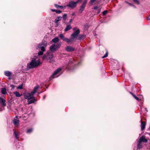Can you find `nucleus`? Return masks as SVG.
<instances>
[{
  "label": "nucleus",
  "mask_w": 150,
  "mask_h": 150,
  "mask_svg": "<svg viewBox=\"0 0 150 150\" xmlns=\"http://www.w3.org/2000/svg\"><path fill=\"white\" fill-rule=\"evenodd\" d=\"M74 32L71 35L70 39L67 38L65 39V41L69 43L71 42L76 40L77 37L80 33V30L79 29H74Z\"/></svg>",
  "instance_id": "obj_1"
},
{
  "label": "nucleus",
  "mask_w": 150,
  "mask_h": 150,
  "mask_svg": "<svg viewBox=\"0 0 150 150\" xmlns=\"http://www.w3.org/2000/svg\"><path fill=\"white\" fill-rule=\"evenodd\" d=\"M33 95L31 92L30 93H25L23 94L25 98L28 100V104L33 103L36 101L35 98L33 97Z\"/></svg>",
  "instance_id": "obj_2"
},
{
  "label": "nucleus",
  "mask_w": 150,
  "mask_h": 150,
  "mask_svg": "<svg viewBox=\"0 0 150 150\" xmlns=\"http://www.w3.org/2000/svg\"><path fill=\"white\" fill-rule=\"evenodd\" d=\"M40 59L36 61L35 59H32L29 63L28 64L27 67L29 69L35 68L40 65Z\"/></svg>",
  "instance_id": "obj_3"
},
{
  "label": "nucleus",
  "mask_w": 150,
  "mask_h": 150,
  "mask_svg": "<svg viewBox=\"0 0 150 150\" xmlns=\"http://www.w3.org/2000/svg\"><path fill=\"white\" fill-rule=\"evenodd\" d=\"M47 46V42L44 40H43L42 42L40 43L38 47V48H40L42 51H40L38 53L39 55H42L43 54V52L45 51V47Z\"/></svg>",
  "instance_id": "obj_4"
},
{
  "label": "nucleus",
  "mask_w": 150,
  "mask_h": 150,
  "mask_svg": "<svg viewBox=\"0 0 150 150\" xmlns=\"http://www.w3.org/2000/svg\"><path fill=\"white\" fill-rule=\"evenodd\" d=\"M61 45V43H59L56 45H52L50 47V50L52 51H55L59 48Z\"/></svg>",
  "instance_id": "obj_5"
},
{
  "label": "nucleus",
  "mask_w": 150,
  "mask_h": 150,
  "mask_svg": "<svg viewBox=\"0 0 150 150\" xmlns=\"http://www.w3.org/2000/svg\"><path fill=\"white\" fill-rule=\"evenodd\" d=\"M76 2L71 1H70L69 4L67 5V6L73 9L75 8L76 6Z\"/></svg>",
  "instance_id": "obj_6"
},
{
  "label": "nucleus",
  "mask_w": 150,
  "mask_h": 150,
  "mask_svg": "<svg viewBox=\"0 0 150 150\" xmlns=\"http://www.w3.org/2000/svg\"><path fill=\"white\" fill-rule=\"evenodd\" d=\"M86 3L87 0H85L82 4L80 8L79 9V12L80 13H81L84 10Z\"/></svg>",
  "instance_id": "obj_7"
},
{
  "label": "nucleus",
  "mask_w": 150,
  "mask_h": 150,
  "mask_svg": "<svg viewBox=\"0 0 150 150\" xmlns=\"http://www.w3.org/2000/svg\"><path fill=\"white\" fill-rule=\"evenodd\" d=\"M139 141L141 143H147L148 142V139L146 138L144 135H143L139 138Z\"/></svg>",
  "instance_id": "obj_8"
},
{
  "label": "nucleus",
  "mask_w": 150,
  "mask_h": 150,
  "mask_svg": "<svg viewBox=\"0 0 150 150\" xmlns=\"http://www.w3.org/2000/svg\"><path fill=\"white\" fill-rule=\"evenodd\" d=\"M19 122V120L18 118L16 117L14 118L13 123L14 125L16 127H18V124Z\"/></svg>",
  "instance_id": "obj_9"
},
{
  "label": "nucleus",
  "mask_w": 150,
  "mask_h": 150,
  "mask_svg": "<svg viewBox=\"0 0 150 150\" xmlns=\"http://www.w3.org/2000/svg\"><path fill=\"white\" fill-rule=\"evenodd\" d=\"M61 70V69L60 68H59L57 69L56 70L53 74H52V76H51V77L52 78H53L55 77H57V76H55L56 74H57Z\"/></svg>",
  "instance_id": "obj_10"
},
{
  "label": "nucleus",
  "mask_w": 150,
  "mask_h": 150,
  "mask_svg": "<svg viewBox=\"0 0 150 150\" xmlns=\"http://www.w3.org/2000/svg\"><path fill=\"white\" fill-rule=\"evenodd\" d=\"M65 50L68 52H72L74 50V48L70 46H68L66 47Z\"/></svg>",
  "instance_id": "obj_11"
},
{
  "label": "nucleus",
  "mask_w": 150,
  "mask_h": 150,
  "mask_svg": "<svg viewBox=\"0 0 150 150\" xmlns=\"http://www.w3.org/2000/svg\"><path fill=\"white\" fill-rule=\"evenodd\" d=\"M5 100L3 98H0V102L1 103L2 105L5 106L6 105V103H5Z\"/></svg>",
  "instance_id": "obj_12"
},
{
  "label": "nucleus",
  "mask_w": 150,
  "mask_h": 150,
  "mask_svg": "<svg viewBox=\"0 0 150 150\" xmlns=\"http://www.w3.org/2000/svg\"><path fill=\"white\" fill-rule=\"evenodd\" d=\"M39 88V86L38 85L36 86L33 89V91H31L32 93L34 95L36 93L38 89Z\"/></svg>",
  "instance_id": "obj_13"
},
{
  "label": "nucleus",
  "mask_w": 150,
  "mask_h": 150,
  "mask_svg": "<svg viewBox=\"0 0 150 150\" xmlns=\"http://www.w3.org/2000/svg\"><path fill=\"white\" fill-rule=\"evenodd\" d=\"M141 130H143L145 128V123L144 122L142 121V120H141Z\"/></svg>",
  "instance_id": "obj_14"
},
{
  "label": "nucleus",
  "mask_w": 150,
  "mask_h": 150,
  "mask_svg": "<svg viewBox=\"0 0 150 150\" xmlns=\"http://www.w3.org/2000/svg\"><path fill=\"white\" fill-rule=\"evenodd\" d=\"M62 19V17L61 16H59L57 17L54 21V22L55 23L57 24L58 22L61 21Z\"/></svg>",
  "instance_id": "obj_15"
},
{
  "label": "nucleus",
  "mask_w": 150,
  "mask_h": 150,
  "mask_svg": "<svg viewBox=\"0 0 150 150\" xmlns=\"http://www.w3.org/2000/svg\"><path fill=\"white\" fill-rule=\"evenodd\" d=\"M5 74L6 76L10 77L12 74L9 71H6L5 72ZM8 79H10V77H9Z\"/></svg>",
  "instance_id": "obj_16"
},
{
  "label": "nucleus",
  "mask_w": 150,
  "mask_h": 150,
  "mask_svg": "<svg viewBox=\"0 0 150 150\" xmlns=\"http://www.w3.org/2000/svg\"><path fill=\"white\" fill-rule=\"evenodd\" d=\"M59 39L58 37H56L52 39V42L54 43H56L58 42Z\"/></svg>",
  "instance_id": "obj_17"
},
{
  "label": "nucleus",
  "mask_w": 150,
  "mask_h": 150,
  "mask_svg": "<svg viewBox=\"0 0 150 150\" xmlns=\"http://www.w3.org/2000/svg\"><path fill=\"white\" fill-rule=\"evenodd\" d=\"M14 94L15 95V96L16 97H19L21 96L22 95V94H20L18 92L15 91L14 92Z\"/></svg>",
  "instance_id": "obj_18"
},
{
  "label": "nucleus",
  "mask_w": 150,
  "mask_h": 150,
  "mask_svg": "<svg viewBox=\"0 0 150 150\" xmlns=\"http://www.w3.org/2000/svg\"><path fill=\"white\" fill-rule=\"evenodd\" d=\"M142 145L141 144V143L138 141V144L137 145V148L138 149H140L142 148Z\"/></svg>",
  "instance_id": "obj_19"
},
{
  "label": "nucleus",
  "mask_w": 150,
  "mask_h": 150,
  "mask_svg": "<svg viewBox=\"0 0 150 150\" xmlns=\"http://www.w3.org/2000/svg\"><path fill=\"white\" fill-rule=\"evenodd\" d=\"M1 93L3 94H5L6 93V88H2L1 90Z\"/></svg>",
  "instance_id": "obj_20"
},
{
  "label": "nucleus",
  "mask_w": 150,
  "mask_h": 150,
  "mask_svg": "<svg viewBox=\"0 0 150 150\" xmlns=\"http://www.w3.org/2000/svg\"><path fill=\"white\" fill-rule=\"evenodd\" d=\"M54 6L57 8H60L61 9H62L63 8H65L66 7L65 6H59L57 4H54Z\"/></svg>",
  "instance_id": "obj_21"
},
{
  "label": "nucleus",
  "mask_w": 150,
  "mask_h": 150,
  "mask_svg": "<svg viewBox=\"0 0 150 150\" xmlns=\"http://www.w3.org/2000/svg\"><path fill=\"white\" fill-rule=\"evenodd\" d=\"M59 36L60 37V38L62 39L64 41L65 40V39H66V38H65L63 34H60L59 35Z\"/></svg>",
  "instance_id": "obj_22"
},
{
  "label": "nucleus",
  "mask_w": 150,
  "mask_h": 150,
  "mask_svg": "<svg viewBox=\"0 0 150 150\" xmlns=\"http://www.w3.org/2000/svg\"><path fill=\"white\" fill-rule=\"evenodd\" d=\"M67 14H64L62 16V18L63 19L64 21H65L66 19L67 18Z\"/></svg>",
  "instance_id": "obj_23"
},
{
  "label": "nucleus",
  "mask_w": 150,
  "mask_h": 150,
  "mask_svg": "<svg viewBox=\"0 0 150 150\" xmlns=\"http://www.w3.org/2000/svg\"><path fill=\"white\" fill-rule=\"evenodd\" d=\"M85 38V36L82 35H79L78 37V40H81Z\"/></svg>",
  "instance_id": "obj_24"
},
{
  "label": "nucleus",
  "mask_w": 150,
  "mask_h": 150,
  "mask_svg": "<svg viewBox=\"0 0 150 150\" xmlns=\"http://www.w3.org/2000/svg\"><path fill=\"white\" fill-rule=\"evenodd\" d=\"M23 84L22 83L21 85H19L17 87V89H21L23 88Z\"/></svg>",
  "instance_id": "obj_25"
},
{
  "label": "nucleus",
  "mask_w": 150,
  "mask_h": 150,
  "mask_svg": "<svg viewBox=\"0 0 150 150\" xmlns=\"http://www.w3.org/2000/svg\"><path fill=\"white\" fill-rule=\"evenodd\" d=\"M130 93L132 95V96L134 97L137 100H139V98H138L135 95H134L133 93L131 92H130Z\"/></svg>",
  "instance_id": "obj_26"
},
{
  "label": "nucleus",
  "mask_w": 150,
  "mask_h": 150,
  "mask_svg": "<svg viewBox=\"0 0 150 150\" xmlns=\"http://www.w3.org/2000/svg\"><path fill=\"white\" fill-rule=\"evenodd\" d=\"M96 0H91L89 2V4L91 5H92L94 3Z\"/></svg>",
  "instance_id": "obj_27"
},
{
  "label": "nucleus",
  "mask_w": 150,
  "mask_h": 150,
  "mask_svg": "<svg viewBox=\"0 0 150 150\" xmlns=\"http://www.w3.org/2000/svg\"><path fill=\"white\" fill-rule=\"evenodd\" d=\"M14 135L16 138L17 139H18V136L15 131H14Z\"/></svg>",
  "instance_id": "obj_28"
},
{
  "label": "nucleus",
  "mask_w": 150,
  "mask_h": 150,
  "mask_svg": "<svg viewBox=\"0 0 150 150\" xmlns=\"http://www.w3.org/2000/svg\"><path fill=\"white\" fill-rule=\"evenodd\" d=\"M33 129L32 128H30L28 129L26 132L27 133H30L32 132Z\"/></svg>",
  "instance_id": "obj_29"
},
{
  "label": "nucleus",
  "mask_w": 150,
  "mask_h": 150,
  "mask_svg": "<svg viewBox=\"0 0 150 150\" xmlns=\"http://www.w3.org/2000/svg\"><path fill=\"white\" fill-rule=\"evenodd\" d=\"M108 56V52H106V53L105 54V55L104 56H103V57H102V58H103L106 57Z\"/></svg>",
  "instance_id": "obj_30"
},
{
  "label": "nucleus",
  "mask_w": 150,
  "mask_h": 150,
  "mask_svg": "<svg viewBox=\"0 0 150 150\" xmlns=\"http://www.w3.org/2000/svg\"><path fill=\"white\" fill-rule=\"evenodd\" d=\"M108 13V11L107 10H105L104 11H103V13L102 14L103 15H105L107 14V13Z\"/></svg>",
  "instance_id": "obj_31"
},
{
  "label": "nucleus",
  "mask_w": 150,
  "mask_h": 150,
  "mask_svg": "<svg viewBox=\"0 0 150 150\" xmlns=\"http://www.w3.org/2000/svg\"><path fill=\"white\" fill-rule=\"evenodd\" d=\"M47 57H48L49 59H51L52 58L53 56L52 54H49Z\"/></svg>",
  "instance_id": "obj_32"
},
{
  "label": "nucleus",
  "mask_w": 150,
  "mask_h": 150,
  "mask_svg": "<svg viewBox=\"0 0 150 150\" xmlns=\"http://www.w3.org/2000/svg\"><path fill=\"white\" fill-rule=\"evenodd\" d=\"M133 1L137 4H139V2L138 0H133Z\"/></svg>",
  "instance_id": "obj_33"
},
{
  "label": "nucleus",
  "mask_w": 150,
  "mask_h": 150,
  "mask_svg": "<svg viewBox=\"0 0 150 150\" xmlns=\"http://www.w3.org/2000/svg\"><path fill=\"white\" fill-rule=\"evenodd\" d=\"M61 11L60 10H56V12L58 14H60L61 13Z\"/></svg>",
  "instance_id": "obj_34"
},
{
  "label": "nucleus",
  "mask_w": 150,
  "mask_h": 150,
  "mask_svg": "<svg viewBox=\"0 0 150 150\" xmlns=\"http://www.w3.org/2000/svg\"><path fill=\"white\" fill-rule=\"evenodd\" d=\"M82 0H78L76 1V3L77 4L79 2L81 3L82 1Z\"/></svg>",
  "instance_id": "obj_35"
},
{
  "label": "nucleus",
  "mask_w": 150,
  "mask_h": 150,
  "mask_svg": "<svg viewBox=\"0 0 150 150\" xmlns=\"http://www.w3.org/2000/svg\"><path fill=\"white\" fill-rule=\"evenodd\" d=\"M71 27L70 25H68L67 26L66 28H71Z\"/></svg>",
  "instance_id": "obj_36"
},
{
  "label": "nucleus",
  "mask_w": 150,
  "mask_h": 150,
  "mask_svg": "<svg viewBox=\"0 0 150 150\" xmlns=\"http://www.w3.org/2000/svg\"><path fill=\"white\" fill-rule=\"evenodd\" d=\"M100 12V9H99L98 10V12L97 13V14H98Z\"/></svg>",
  "instance_id": "obj_37"
},
{
  "label": "nucleus",
  "mask_w": 150,
  "mask_h": 150,
  "mask_svg": "<svg viewBox=\"0 0 150 150\" xmlns=\"http://www.w3.org/2000/svg\"><path fill=\"white\" fill-rule=\"evenodd\" d=\"M15 87V86L13 85H11L10 86V87H11L12 88H14Z\"/></svg>",
  "instance_id": "obj_38"
},
{
  "label": "nucleus",
  "mask_w": 150,
  "mask_h": 150,
  "mask_svg": "<svg viewBox=\"0 0 150 150\" xmlns=\"http://www.w3.org/2000/svg\"><path fill=\"white\" fill-rule=\"evenodd\" d=\"M98 8V7L97 6H95L94 7V9H97Z\"/></svg>",
  "instance_id": "obj_39"
},
{
  "label": "nucleus",
  "mask_w": 150,
  "mask_h": 150,
  "mask_svg": "<svg viewBox=\"0 0 150 150\" xmlns=\"http://www.w3.org/2000/svg\"><path fill=\"white\" fill-rule=\"evenodd\" d=\"M51 10L53 12H56V10L53 9H51Z\"/></svg>",
  "instance_id": "obj_40"
},
{
  "label": "nucleus",
  "mask_w": 150,
  "mask_h": 150,
  "mask_svg": "<svg viewBox=\"0 0 150 150\" xmlns=\"http://www.w3.org/2000/svg\"><path fill=\"white\" fill-rule=\"evenodd\" d=\"M46 56L45 55H44L43 57H42V59L43 60L45 59L46 58Z\"/></svg>",
  "instance_id": "obj_41"
},
{
  "label": "nucleus",
  "mask_w": 150,
  "mask_h": 150,
  "mask_svg": "<svg viewBox=\"0 0 150 150\" xmlns=\"http://www.w3.org/2000/svg\"><path fill=\"white\" fill-rule=\"evenodd\" d=\"M70 29H65L64 31H67L69 30Z\"/></svg>",
  "instance_id": "obj_42"
},
{
  "label": "nucleus",
  "mask_w": 150,
  "mask_h": 150,
  "mask_svg": "<svg viewBox=\"0 0 150 150\" xmlns=\"http://www.w3.org/2000/svg\"><path fill=\"white\" fill-rule=\"evenodd\" d=\"M72 21H73L72 19H71L70 20V21H69V22H70V23H71V22H72Z\"/></svg>",
  "instance_id": "obj_43"
},
{
  "label": "nucleus",
  "mask_w": 150,
  "mask_h": 150,
  "mask_svg": "<svg viewBox=\"0 0 150 150\" xmlns=\"http://www.w3.org/2000/svg\"><path fill=\"white\" fill-rule=\"evenodd\" d=\"M45 98V97H44V98Z\"/></svg>",
  "instance_id": "obj_44"
},
{
  "label": "nucleus",
  "mask_w": 150,
  "mask_h": 150,
  "mask_svg": "<svg viewBox=\"0 0 150 150\" xmlns=\"http://www.w3.org/2000/svg\"><path fill=\"white\" fill-rule=\"evenodd\" d=\"M149 20H150V18L149 19Z\"/></svg>",
  "instance_id": "obj_45"
}]
</instances>
